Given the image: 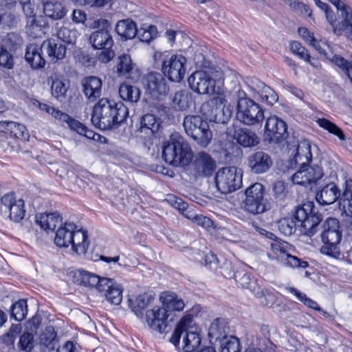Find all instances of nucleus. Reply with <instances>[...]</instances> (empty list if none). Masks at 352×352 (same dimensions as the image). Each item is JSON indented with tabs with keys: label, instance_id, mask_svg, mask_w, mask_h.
<instances>
[{
	"label": "nucleus",
	"instance_id": "f257e3e1",
	"mask_svg": "<svg viewBox=\"0 0 352 352\" xmlns=\"http://www.w3.org/2000/svg\"><path fill=\"white\" fill-rule=\"evenodd\" d=\"M128 113V109L122 102L102 98L94 105L91 120L96 127L109 130L123 122Z\"/></svg>",
	"mask_w": 352,
	"mask_h": 352
},
{
	"label": "nucleus",
	"instance_id": "f03ea898",
	"mask_svg": "<svg viewBox=\"0 0 352 352\" xmlns=\"http://www.w3.org/2000/svg\"><path fill=\"white\" fill-rule=\"evenodd\" d=\"M162 156L165 161L175 166H185L192 160V151L189 143L180 134L170 135L164 142Z\"/></svg>",
	"mask_w": 352,
	"mask_h": 352
},
{
	"label": "nucleus",
	"instance_id": "7ed1b4c3",
	"mask_svg": "<svg viewBox=\"0 0 352 352\" xmlns=\"http://www.w3.org/2000/svg\"><path fill=\"white\" fill-rule=\"evenodd\" d=\"M183 337V350L185 352L194 351L201 344L200 329L192 322L190 316L183 317L176 327L170 341L174 345H177L182 335Z\"/></svg>",
	"mask_w": 352,
	"mask_h": 352
},
{
	"label": "nucleus",
	"instance_id": "20e7f679",
	"mask_svg": "<svg viewBox=\"0 0 352 352\" xmlns=\"http://www.w3.org/2000/svg\"><path fill=\"white\" fill-rule=\"evenodd\" d=\"M223 79V74L220 69L206 67L202 70L195 71L188 77L190 88L199 94H212L215 92V84Z\"/></svg>",
	"mask_w": 352,
	"mask_h": 352
},
{
	"label": "nucleus",
	"instance_id": "39448f33",
	"mask_svg": "<svg viewBox=\"0 0 352 352\" xmlns=\"http://www.w3.org/2000/svg\"><path fill=\"white\" fill-rule=\"evenodd\" d=\"M186 134L201 147L206 148L211 142L212 133L208 122L199 116H186L183 122Z\"/></svg>",
	"mask_w": 352,
	"mask_h": 352
},
{
	"label": "nucleus",
	"instance_id": "423d86ee",
	"mask_svg": "<svg viewBox=\"0 0 352 352\" xmlns=\"http://www.w3.org/2000/svg\"><path fill=\"white\" fill-rule=\"evenodd\" d=\"M293 247L288 243L278 239L272 241L270 244V250L267 255L271 261H277L284 266L295 268H306L308 263L302 261L291 253Z\"/></svg>",
	"mask_w": 352,
	"mask_h": 352
},
{
	"label": "nucleus",
	"instance_id": "0eeeda50",
	"mask_svg": "<svg viewBox=\"0 0 352 352\" xmlns=\"http://www.w3.org/2000/svg\"><path fill=\"white\" fill-rule=\"evenodd\" d=\"M236 105V118L246 125L261 124L264 119V112L254 100L246 97L245 94L239 91Z\"/></svg>",
	"mask_w": 352,
	"mask_h": 352
},
{
	"label": "nucleus",
	"instance_id": "6e6552de",
	"mask_svg": "<svg viewBox=\"0 0 352 352\" xmlns=\"http://www.w3.org/2000/svg\"><path fill=\"white\" fill-rule=\"evenodd\" d=\"M154 57L162 59V71L170 80L179 82L186 72V58L182 54H171L167 52H156Z\"/></svg>",
	"mask_w": 352,
	"mask_h": 352
},
{
	"label": "nucleus",
	"instance_id": "1a4fd4ad",
	"mask_svg": "<svg viewBox=\"0 0 352 352\" xmlns=\"http://www.w3.org/2000/svg\"><path fill=\"white\" fill-rule=\"evenodd\" d=\"M298 34L307 44L312 46L324 58L330 60L335 65L342 68L344 72H345L346 68L349 67L351 63L340 56L333 55L331 47L324 40H318L314 36L313 32H311L305 28H300L298 29Z\"/></svg>",
	"mask_w": 352,
	"mask_h": 352
},
{
	"label": "nucleus",
	"instance_id": "9d476101",
	"mask_svg": "<svg viewBox=\"0 0 352 352\" xmlns=\"http://www.w3.org/2000/svg\"><path fill=\"white\" fill-rule=\"evenodd\" d=\"M243 173L241 168L227 166L220 168L215 175V184L219 191L230 193L242 185Z\"/></svg>",
	"mask_w": 352,
	"mask_h": 352
},
{
	"label": "nucleus",
	"instance_id": "9b49d317",
	"mask_svg": "<svg viewBox=\"0 0 352 352\" xmlns=\"http://www.w3.org/2000/svg\"><path fill=\"white\" fill-rule=\"evenodd\" d=\"M295 218L300 223V232L309 236L318 231V226L321 221L320 215L313 212L311 204H304L296 210Z\"/></svg>",
	"mask_w": 352,
	"mask_h": 352
},
{
	"label": "nucleus",
	"instance_id": "f8f14e48",
	"mask_svg": "<svg viewBox=\"0 0 352 352\" xmlns=\"http://www.w3.org/2000/svg\"><path fill=\"white\" fill-rule=\"evenodd\" d=\"M331 3L337 8L339 19H337L333 12H327V20L334 33L340 35L348 29V26L352 25V10L340 0H331Z\"/></svg>",
	"mask_w": 352,
	"mask_h": 352
},
{
	"label": "nucleus",
	"instance_id": "ddd939ff",
	"mask_svg": "<svg viewBox=\"0 0 352 352\" xmlns=\"http://www.w3.org/2000/svg\"><path fill=\"white\" fill-rule=\"evenodd\" d=\"M246 198L244 201V208L251 214H260L268 209V204L263 197V186L255 183L245 190Z\"/></svg>",
	"mask_w": 352,
	"mask_h": 352
},
{
	"label": "nucleus",
	"instance_id": "4468645a",
	"mask_svg": "<svg viewBox=\"0 0 352 352\" xmlns=\"http://www.w3.org/2000/svg\"><path fill=\"white\" fill-rule=\"evenodd\" d=\"M146 94L154 100H161L168 92V87L164 77L160 73L151 72L146 75L142 80Z\"/></svg>",
	"mask_w": 352,
	"mask_h": 352
},
{
	"label": "nucleus",
	"instance_id": "2eb2a0df",
	"mask_svg": "<svg viewBox=\"0 0 352 352\" xmlns=\"http://www.w3.org/2000/svg\"><path fill=\"white\" fill-rule=\"evenodd\" d=\"M246 85L250 96L258 101L272 105L278 100L275 91L256 78H248Z\"/></svg>",
	"mask_w": 352,
	"mask_h": 352
},
{
	"label": "nucleus",
	"instance_id": "dca6fc26",
	"mask_svg": "<svg viewBox=\"0 0 352 352\" xmlns=\"http://www.w3.org/2000/svg\"><path fill=\"white\" fill-rule=\"evenodd\" d=\"M1 210L16 222L22 220L25 214L24 201L17 199L13 194H6L1 198Z\"/></svg>",
	"mask_w": 352,
	"mask_h": 352
},
{
	"label": "nucleus",
	"instance_id": "f3484780",
	"mask_svg": "<svg viewBox=\"0 0 352 352\" xmlns=\"http://www.w3.org/2000/svg\"><path fill=\"white\" fill-rule=\"evenodd\" d=\"M302 166L292 177L294 184L306 186L316 183L323 176V170L320 166H307L305 162H302Z\"/></svg>",
	"mask_w": 352,
	"mask_h": 352
},
{
	"label": "nucleus",
	"instance_id": "a211bd4d",
	"mask_svg": "<svg viewBox=\"0 0 352 352\" xmlns=\"http://www.w3.org/2000/svg\"><path fill=\"white\" fill-rule=\"evenodd\" d=\"M34 104L40 110L50 114L60 122L65 123L71 130L76 131L77 133L80 135L84 131L85 125L78 120L71 118L68 114L38 100Z\"/></svg>",
	"mask_w": 352,
	"mask_h": 352
},
{
	"label": "nucleus",
	"instance_id": "6ab92c4d",
	"mask_svg": "<svg viewBox=\"0 0 352 352\" xmlns=\"http://www.w3.org/2000/svg\"><path fill=\"white\" fill-rule=\"evenodd\" d=\"M216 168V162L206 151H200L192 157V169L197 177H209Z\"/></svg>",
	"mask_w": 352,
	"mask_h": 352
},
{
	"label": "nucleus",
	"instance_id": "aec40b11",
	"mask_svg": "<svg viewBox=\"0 0 352 352\" xmlns=\"http://www.w3.org/2000/svg\"><path fill=\"white\" fill-rule=\"evenodd\" d=\"M169 314L162 307L155 306L146 311L144 315V321L153 330L164 332L168 326Z\"/></svg>",
	"mask_w": 352,
	"mask_h": 352
},
{
	"label": "nucleus",
	"instance_id": "412c9836",
	"mask_svg": "<svg viewBox=\"0 0 352 352\" xmlns=\"http://www.w3.org/2000/svg\"><path fill=\"white\" fill-rule=\"evenodd\" d=\"M287 132V126L284 121L277 116H270L265 125L264 137L270 142H278L281 140Z\"/></svg>",
	"mask_w": 352,
	"mask_h": 352
},
{
	"label": "nucleus",
	"instance_id": "4be33fe9",
	"mask_svg": "<svg viewBox=\"0 0 352 352\" xmlns=\"http://www.w3.org/2000/svg\"><path fill=\"white\" fill-rule=\"evenodd\" d=\"M74 278L78 284L88 287H96L98 292L104 290V287L109 282V278H102L94 273L84 270L76 272Z\"/></svg>",
	"mask_w": 352,
	"mask_h": 352
},
{
	"label": "nucleus",
	"instance_id": "5701e85b",
	"mask_svg": "<svg viewBox=\"0 0 352 352\" xmlns=\"http://www.w3.org/2000/svg\"><path fill=\"white\" fill-rule=\"evenodd\" d=\"M272 165L270 156L263 151H257L248 157V166L252 172L256 174L263 173Z\"/></svg>",
	"mask_w": 352,
	"mask_h": 352
},
{
	"label": "nucleus",
	"instance_id": "b1692460",
	"mask_svg": "<svg viewBox=\"0 0 352 352\" xmlns=\"http://www.w3.org/2000/svg\"><path fill=\"white\" fill-rule=\"evenodd\" d=\"M322 232L321 233V239L322 242H329L331 243H339L342 233L340 230L339 221L335 218H327L322 225Z\"/></svg>",
	"mask_w": 352,
	"mask_h": 352
},
{
	"label": "nucleus",
	"instance_id": "393cba45",
	"mask_svg": "<svg viewBox=\"0 0 352 352\" xmlns=\"http://www.w3.org/2000/svg\"><path fill=\"white\" fill-rule=\"evenodd\" d=\"M116 72L118 76L129 79H133L138 74V70L132 63L131 56L126 54L118 56Z\"/></svg>",
	"mask_w": 352,
	"mask_h": 352
},
{
	"label": "nucleus",
	"instance_id": "a878e982",
	"mask_svg": "<svg viewBox=\"0 0 352 352\" xmlns=\"http://www.w3.org/2000/svg\"><path fill=\"white\" fill-rule=\"evenodd\" d=\"M43 50L42 45L32 43L27 46L25 58L32 69H38L45 67V60L42 56Z\"/></svg>",
	"mask_w": 352,
	"mask_h": 352
},
{
	"label": "nucleus",
	"instance_id": "bb28decb",
	"mask_svg": "<svg viewBox=\"0 0 352 352\" xmlns=\"http://www.w3.org/2000/svg\"><path fill=\"white\" fill-rule=\"evenodd\" d=\"M76 228V225L72 222H65L63 225L61 224L56 232L55 244L58 247H69L73 241L72 236Z\"/></svg>",
	"mask_w": 352,
	"mask_h": 352
},
{
	"label": "nucleus",
	"instance_id": "cd10ccee",
	"mask_svg": "<svg viewBox=\"0 0 352 352\" xmlns=\"http://www.w3.org/2000/svg\"><path fill=\"white\" fill-rule=\"evenodd\" d=\"M155 296L150 293L137 296L135 299H129V305L132 311L140 320L144 319V310L154 300Z\"/></svg>",
	"mask_w": 352,
	"mask_h": 352
},
{
	"label": "nucleus",
	"instance_id": "c85d7f7f",
	"mask_svg": "<svg viewBox=\"0 0 352 352\" xmlns=\"http://www.w3.org/2000/svg\"><path fill=\"white\" fill-rule=\"evenodd\" d=\"M160 300L163 309L167 312L180 311L184 307V302L181 298L172 292H164L160 295Z\"/></svg>",
	"mask_w": 352,
	"mask_h": 352
},
{
	"label": "nucleus",
	"instance_id": "c756f323",
	"mask_svg": "<svg viewBox=\"0 0 352 352\" xmlns=\"http://www.w3.org/2000/svg\"><path fill=\"white\" fill-rule=\"evenodd\" d=\"M83 91L90 101H95L101 96L102 80L96 76H89L82 82Z\"/></svg>",
	"mask_w": 352,
	"mask_h": 352
},
{
	"label": "nucleus",
	"instance_id": "7c9ffc66",
	"mask_svg": "<svg viewBox=\"0 0 352 352\" xmlns=\"http://www.w3.org/2000/svg\"><path fill=\"white\" fill-rule=\"evenodd\" d=\"M340 196L338 186L333 183H329L316 194V199L320 205H329L334 203Z\"/></svg>",
	"mask_w": 352,
	"mask_h": 352
},
{
	"label": "nucleus",
	"instance_id": "2f4dec72",
	"mask_svg": "<svg viewBox=\"0 0 352 352\" xmlns=\"http://www.w3.org/2000/svg\"><path fill=\"white\" fill-rule=\"evenodd\" d=\"M48 24L43 18L30 17L27 19L25 31L32 38H41L45 34Z\"/></svg>",
	"mask_w": 352,
	"mask_h": 352
},
{
	"label": "nucleus",
	"instance_id": "473e14b6",
	"mask_svg": "<svg viewBox=\"0 0 352 352\" xmlns=\"http://www.w3.org/2000/svg\"><path fill=\"white\" fill-rule=\"evenodd\" d=\"M42 47L52 60H58L65 56L66 47L54 39H47L42 43Z\"/></svg>",
	"mask_w": 352,
	"mask_h": 352
},
{
	"label": "nucleus",
	"instance_id": "72a5a7b5",
	"mask_svg": "<svg viewBox=\"0 0 352 352\" xmlns=\"http://www.w3.org/2000/svg\"><path fill=\"white\" fill-rule=\"evenodd\" d=\"M89 39L95 49L111 48L113 45V40L108 30L94 32Z\"/></svg>",
	"mask_w": 352,
	"mask_h": 352
},
{
	"label": "nucleus",
	"instance_id": "f704fd0d",
	"mask_svg": "<svg viewBox=\"0 0 352 352\" xmlns=\"http://www.w3.org/2000/svg\"><path fill=\"white\" fill-rule=\"evenodd\" d=\"M36 221L45 231H52L62 224V218L58 213H41L36 216Z\"/></svg>",
	"mask_w": 352,
	"mask_h": 352
},
{
	"label": "nucleus",
	"instance_id": "c9c22d12",
	"mask_svg": "<svg viewBox=\"0 0 352 352\" xmlns=\"http://www.w3.org/2000/svg\"><path fill=\"white\" fill-rule=\"evenodd\" d=\"M99 292L104 293L106 298L111 304L120 305L122 300V288L118 283L109 278L108 283L104 287V290Z\"/></svg>",
	"mask_w": 352,
	"mask_h": 352
},
{
	"label": "nucleus",
	"instance_id": "e433bc0d",
	"mask_svg": "<svg viewBox=\"0 0 352 352\" xmlns=\"http://www.w3.org/2000/svg\"><path fill=\"white\" fill-rule=\"evenodd\" d=\"M71 244L72 250L78 254H85L89 247V241L87 232L82 228L76 229L72 236Z\"/></svg>",
	"mask_w": 352,
	"mask_h": 352
},
{
	"label": "nucleus",
	"instance_id": "4c0bfd02",
	"mask_svg": "<svg viewBox=\"0 0 352 352\" xmlns=\"http://www.w3.org/2000/svg\"><path fill=\"white\" fill-rule=\"evenodd\" d=\"M116 32L122 39H131L136 36L138 28L136 24L131 19L119 21L116 26Z\"/></svg>",
	"mask_w": 352,
	"mask_h": 352
},
{
	"label": "nucleus",
	"instance_id": "58836bf2",
	"mask_svg": "<svg viewBox=\"0 0 352 352\" xmlns=\"http://www.w3.org/2000/svg\"><path fill=\"white\" fill-rule=\"evenodd\" d=\"M43 12L46 16L58 20L66 15L67 10L63 5L58 1H47L43 4Z\"/></svg>",
	"mask_w": 352,
	"mask_h": 352
},
{
	"label": "nucleus",
	"instance_id": "ea45409f",
	"mask_svg": "<svg viewBox=\"0 0 352 352\" xmlns=\"http://www.w3.org/2000/svg\"><path fill=\"white\" fill-rule=\"evenodd\" d=\"M234 138L239 144L244 147L253 146L259 142L257 135L249 129L237 130L235 132Z\"/></svg>",
	"mask_w": 352,
	"mask_h": 352
},
{
	"label": "nucleus",
	"instance_id": "a19ab883",
	"mask_svg": "<svg viewBox=\"0 0 352 352\" xmlns=\"http://www.w3.org/2000/svg\"><path fill=\"white\" fill-rule=\"evenodd\" d=\"M290 50L293 54L297 55L299 58L304 60L314 67H319V62L317 59L312 58L307 50L299 42L294 41L289 44Z\"/></svg>",
	"mask_w": 352,
	"mask_h": 352
},
{
	"label": "nucleus",
	"instance_id": "79ce46f5",
	"mask_svg": "<svg viewBox=\"0 0 352 352\" xmlns=\"http://www.w3.org/2000/svg\"><path fill=\"white\" fill-rule=\"evenodd\" d=\"M119 94L123 100L133 103L140 100L141 93L137 87L122 83L119 88Z\"/></svg>",
	"mask_w": 352,
	"mask_h": 352
},
{
	"label": "nucleus",
	"instance_id": "37998d69",
	"mask_svg": "<svg viewBox=\"0 0 352 352\" xmlns=\"http://www.w3.org/2000/svg\"><path fill=\"white\" fill-rule=\"evenodd\" d=\"M1 127L6 129L17 138H28L29 137L28 130L25 125L12 122H1Z\"/></svg>",
	"mask_w": 352,
	"mask_h": 352
},
{
	"label": "nucleus",
	"instance_id": "c03bdc74",
	"mask_svg": "<svg viewBox=\"0 0 352 352\" xmlns=\"http://www.w3.org/2000/svg\"><path fill=\"white\" fill-rule=\"evenodd\" d=\"M316 122L321 128L337 136L340 140H345L346 138L344 132L335 123L326 118H318Z\"/></svg>",
	"mask_w": 352,
	"mask_h": 352
},
{
	"label": "nucleus",
	"instance_id": "a18cd8bd",
	"mask_svg": "<svg viewBox=\"0 0 352 352\" xmlns=\"http://www.w3.org/2000/svg\"><path fill=\"white\" fill-rule=\"evenodd\" d=\"M157 33L155 25L143 24L138 29L136 35L141 41L148 43L157 36Z\"/></svg>",
	"mask_w": 352,
	"mask_h": 352
},
{
	"label": "nucleus",
	"instance_id": "49530a36",
	"mask_svg": "<svg viewBox=\"0 0 352 352\" xmlns=\"http://www.w3.org/2000/svg\"><path fill=\"white\" fill-rule=\"evenodd\" d=\"M140 124V130L144 133H146V130H150L152 133H154L158 130L160 126V122L155 116L150 113L142 116Z\"/></svg>",
	"mask_w": 352,
	"mask_h": 352
},
{
	"label": "nucleus",
	"instance_id": "de8ad7c7",
	"mask_svg": "<svg viewBox=\"0 0 352 352\" xmlns=\"http://www.w3.org/2000/svg\"><path fill=\"white\" fill-rule=\"evenodd\" d=\"M28 314L27 302L25 300L16 302L11 308V318L16 321H21Z\"/></svg>",
	"mask_w": 352,
	"mask_h": 352
},
{
	"label": "nucleus",
	"instance_id": "09e8293b",
	"mask_svg": "<svg viewBox=\"0 0 352 352\" xmlns=\"http://www.w3.org/2000/svg\"><path fill=\"white\" fill-rule=\"evenodd\" d=\"M286 289L295 296L298 300L304 303L305 305L314 310L320 311V308L318 304L314 300L308 298L307 295L297 289L292 287H287Z\"/></svg>",
	"mask_w": 352,
	"mask_h": 352
},
{
	"label": "nucleus",
	"instance_id": "8fccbe9b",
	"mask_svg": "<svg viewBox=\"0 0 352 352\" xmlns=\"http://www.w3.org/2000/svg\"><path fill=\"white\" fill-rule=\"evenodd\" d=\"M297 220L294 217H286L278 221V229L284 235L290 236L296 228Z\"/></svg>",
	"mask_w": 352,
	"mask_h": 352
},
{
	"label": "nucleus",
	"instance_id": "3c124183",
	"mask_svg": "<svg viewBox=\"0 0 352 352\" xmlns=\"http://www.w3.org/2000/svg\"><path fill=\"white\" fill-rule=\"evenodd\" d=\"M68 86L60 78H55L52 80L51 85L52 94L56 98L65 97L67 91Z\"/></svg>",
	"mask_w": 352,
	"mask_h": 352
},
{
	"label": "nucleus",
	"instance_id": "603ef678",
	"mask_svg": "<svg viewBox=\"0 0 352 352\" xmlns=\"http://www.w3.org/2000/svg\"><path fill=\"white\" fill-rule=\"evenodd\" d=\"M190 98L184 91L175 93L173 100V106L174 108L180 111L186 110L189 106Z\"/></svg>",
	"mask_w": 352,
	"mask_h": 352
},
{
	"label": "nucleus",
	"instance_id": "864d4df0",
	"mask_svg": "<svg viewBox=\"0 0 352 352\" xmlns=\"http://www.w3.org/2000/svg\"><path fill=\"white\" fill-rule=\"evenodd\" d=\"M303 158L306 162H309L311 158V146L309 143L305 140L302 141L297 148V152L294 156L296 162L298 159L302 161Z\"/></svg>",
	"mask_w": 352,
	"mask_h": 352
},
{
	"label": "nucleus",
	"instance_id": "5fc2aeb1",
	"mask_svg": "<svg viewBox=\"0 0 352 352\" xmlns=\"http://www.w3.org/2000/svg\"><path fill=\"white\" fill-rule=\"evenodd\" d=\"M224 327L219 320H215L211 323L208 331V336L210 339L214 340H221V338L225 339L226 338L224 336Z\"/></svg>",
	"mask_w": 352,
	"mask_h": 352
},
{
	"label": "nucleus",
	"instance_id": "6e6d98bb",
	"mask_svg": "<svg viewBox=\"0 0 352 352\" xmlns=\"http://www.w3.org/2000/svg\"><path fill=\"white\" fill-rule=\"evenodd\" d=\"M56 334L54 329L48 327L40 336V342L42 345L46 346L49 349H53L55 346Z\"/></svg>",
	"mask_w": 352,
	"mask_h": 352
},
{
	"label": "nucleus",
	"instance_id": "4d7b16f0",
	"mask_svg": "<svg viewBox=\"0 0 352 352\" xmlns=\"http://www.w3.org/2000/svg\"><path fill=\"white\" fill-rule=\"evenodd\" d=\"M18 347L21 351H31L34 347L33 335L28 332L23 333L19 338Z\"/></svg>",
	"mask_w": 352,
	"mask_h": 352
},
{
	"label": "nucleus",
	"instance_id": "13d9d810",
	"mask_svg": "<svg viewBox=\"0 0 352 352\" xmlns=\"http://www.w3.org/2000/svg\"><path fill=\"white\" fill-rule=\"evenodd\" d=\"M57 37L65 43H73L76 38V31L66 27H61L57 32Z\"/></svg>",
	"mask_w": 352,
	"mask_h": 352
},
{
	"label": "nucleus",
	"instance_id": "bf43d9fd",
	"mask_svg": "<svg viewBox=\"0 0 352 352\" xmlns=\"http://www.w3.org/2000/svg\"><path fill=\"white\" fill-rule=\"evenodd\" d=\"M239 283L242 287L250 289L254 294H258L259 287L254 280H253L250 275L248 274H243V276L238 280Z\"/></svg>",
	"mask_w": 352,
	"mask_h": 352
},
{
	"label": "nucleus",
	"instance_id": "052dcab7",
	"mask_svg": "<svg viewBox=\"0 0 352 352\" xmlns=\"http://www.w3.org/2000/svg\"><path fill=\"white\" fill-rule=\"evenodd\" d=\"M323 245L320 248V252L332 258H338L340 254L338 243H331L329 242H323Z\"/></svg>",
	"mask_w": 352,
	"mask_h": 352
},
{
	"label": "nucleus",
	"instance_id": "680f3d73",
	"mask_svg": "<svg viewBox=\"0 0 352 352\" xmlns=\"http://www.w3.org/2000/svg\"><path fill=\"white\" fill-rule=\"evenodd\" d=\"M239 340L235 337L225 338L220 352H240Z\"/></svg>",
	"mask_w": 352,
	"mask_h": 352
},
{
	"label": "nucleus",
	"instance_id": "e2e57ef3",
	"mask_svg": "<svg viewBox=\"0 0 352 352\" xmlns=\"http://www.w3.org/2000/svg\"><path fill=\"white\" fill-rule=\"evenodd\" d=\"M257 290H258V294H254L258 298H259L261 303L265 306H272L275 300L276 297L273 293L269 292L268 291H264L261 287H257Z\"/></svg>",
	"mask_w": 352,
	"mask_h": 352
},
{
	"label": "nucleus",
	"instance_id": "0e129e2a",
	"mask_svg": "<svg viewBox=\"0 0 352 352\" xmlns=\"http://www.w3.org/2000/svg\"><path fill=\"white\" fill-rule=\"evenodd\" d=\"M340 208H341L347 216L352 217V194L346 192L341 195L339 199Z\"/></svg>",
	"mask_w": 352,
	"mask_h": 352
},
{
	"label": "nucleus",
	"instance_id": "69168bd1",
	"mask_svg": "<svg viewBox=\"0 0 352 352\" xmlns=\"http://www.w3.org/2000/svg\"><path fill=\"white\" fill-rule=\"evenodd\" d=\"M0 66L8 69H12L14 66L12 56L3 46H0Z\"/></svg>",
	"mask_w": 352,
	"mask_h": 352
},
{
	"label": "nucleus",
	"instance_id": "338daca9",
	"mask_svg": "<svg viewBox=\"0 0 352 352\" xmlns=\"http://www.w3.org/2000/svg\"><path fill=\"white\" fill-rule=\"evenodd\" d=\"M212 94H216L217 96L214 97L210 102L215 104L217 107L223 108L227 103V95L221 91L219 87L217 90L215 89V92Z\"/></svg>",
	"mask_w": 352,
	"mask_h": 352
},
{
	"label": "nucleus",
	"instance_id": "774afa93",
	"mask_svg": "<svg viewBox=\"0 0 352 352\" xmlns=\"http://www.w3.org/2000/svg\"><path fill=\"white\" fill-rule=\"evenodd\" d=\"M274 196L276 199H283L286 195L285 183L282 181H276L273 185Z\"/></svg>",
	"mask_w": 352,
	"mask_h": 352
}]
</instances>
